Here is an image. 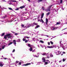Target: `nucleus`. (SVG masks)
Wrapping results in <instances>:
<instances>
[{"label":"nucleus","mask_w":67,"mask_h":67,"mask_svg":"<svg viewBox=\"0 0 67 67\" xmlns=\"http://www.w3.org/2000/svg\"><path fill=\"white\" fill-rule=\"evenodd\" d=\"M18 64L19 65H21V62H19Z\"/></svg>","instance_id":"nucleus-42"},{"label":"nucleus","mask_w":67,"mask_h":67,"mask_svg":"<svg viewBox=\"0 0 67 67\" xmlns=\"http://www.w3.org/2000/svg\"><path fill=\"white\" fill-rule=\"evenodd\" d=\"M50 57H53V55L52 54H50Z\"/></svg>","instance_id":"nucleus-28"},{"label":"nucleus","mask_w":67,"mask_h":67,"mask_svg":"<svg viewBox=\"0 0 67 67\" xmlns=\"http://www.w3.org/2000/svg\"><path fill=\"white\" fill-rule=\"evenodd\" d=\"M44 13H43L42 14L41 17V19L40 21V22H42V23H43L44 22V21H43V20L42 19V18H43V16H44Z\"/></svg>","instance_id":"nucleus-2"},{"label":"nucleus","mask_w":67,"mask_h":67,"mask_svg":"<svg viewBox=\"0 0 67 67\" xmlns=\"http://www.w3.org/2000/svg\"><path fill=\"white\" fill-rule=\"evenodd\" d=\"M10 55H12V54H10Z\"/></svg>","instance_id":"nucleus-62"},{"label":"nucleus","mask_w":67,"mask_h":67,"mask_svg":"<svg viewBox=\"0 0 67 67\" xmlns=\"http://www.w3.org/2000/svg\"><path fill=\"white\" fill-rule=\"evenodd\" d=\"M31 64L30 63H27V64H24L22 65V66H28V65H30Z\"/></svg>","instance_id":"nucleus-3"},{"label":"nucleus","mask_w":67,"mask_h":67,"mask_svg":"<svg viewBox=\"0 0 67 67\" xmlns=\"http://www.w3.org/2000/svg\"><path fill=\"white\" fill-rule=\"evenodd\" d=\"M32 52H35V51L34 50H32Z\"/></svg>","instance_id":"nucleus-49"},{"label":"nucleus","mask_w":67,"mask_h":67,"mask_svg":"<svg viewBox=\"0 0 67 67\" xmlns=\"http://www.w3.org/2000/svg\"><path fill=\"white\" fill-rule=\"evenodd\" d=\"M4 59L5 60L7 59V58H4Z\"/></svg>","instance_id":"nucleus-51"},{"label":"nucleus","mask_w":67,"mask_h":67,"mask_svg":"<svg viewBox=\"0 0 67 67\" xmlns=\"http://www.w3.org/2000/svg\"><path fill=\"white\" fill-rule=\"evenodd\" d=\"M60 24V23L57 22L56 24V25H59Z\"/></svg>","instance_id":"nucleus-22"},{"label":"nucleus","mask_w":67,"mask_h":67,"mask_svg":"<svg viewBox=\"0 0 67 67\" xmlns=\"http://www.w3.org/2000/svg\"><path fill=\"white\" fill-rule=\"evenodd\" d=\"M53 6V5H50L49 6V7H48V8H49L50 9H51V8H52V7Z\"/></svg>","instance_id":"nucleus-19"},{"label":"nucleus","mask_w":67,"mask_h":67,"mask_svg":"<svg viewBox=\"0 0 67 67\" xmlns=\"http://www.w3.org/2000/svg\"><path fill=\"white\" fill-rule=\"evenodd\" d=\"M28 46L29 47H31V45L30 44H28Z\"/></svg>","instance_id":"nucleus-17"},{"label":"nucleus","mask_w":67,"mask_h":67,"mask_svg":"<svg viewBox=\"0 0 67 67\" xmlns=\"http://www.w3.org/2000/svg\"><path fill=\"white\" fill-rule=\"evenodd\" d=\"M27 38H30V37H27Z\"/></svg>","instance_id":"nucleus-55"},{"label":"nucleus","mask_w":67,"mask_h":67,"mask_svg":"<svg viewBox=\"0 0 67 67\" xmlns=\"http://www.w3.org/2000/svg\"><path fill=\"white\" fill-rule=\"evenodd\" d=\"M55 47V46L54 45H53L52 46H48L47 47L48 48H54V47Z\"/></svg>","instance_id":"nucleus-4"},{"label":"nucleus","mask_w":67,"mask_h":67,"mask_svg":"<svg viewBox=\"0 0 67 67\" xmlns=\"http://www.w3.org/2000/svg\"><path fill=\"white\" fill-rule=\"evenodd\" d=\"M0 50L1 51V50H2V48H0Z\"/></svg>","instance_id":"nucleus-57"},{"label":"nucleus","mask_w":67,"mask_h":67,"mask_svg":"<svg viewBox=\"0 0 67 67\" xmlns=\"http://www.w3.org/2000/svg\"><path fill=\"white\" fill-rule=\"evenodd\" d=\"M35 57H38L37 56H36V55H35Z\"/></svg>","instance_id":"nucleus-52"},{"label":"nucleus","mask_w":67,"mask_h":67,"mask_svg":"<svg viewBox=\"0 0 67 67\" xmlns=\"http://www.w3.org/2000/svg\"><path fill=\"white\" fill-rule=\"evenodd\" d=\"M10 1H11V2H16V1H14L13 0H11Z\"/></svg>","instance_id":"nucleus-20"},{"label":"nucleus","mask_w":67,"mask_h":67,"mask_svg":"<svg viewBox=\"0 0 67 67\" xmlns=\"http://www.w3.org/2000/svg\"><path fill=\"white\" fill-rule=\"evenodd\" d=\"M47 58H49V57H48V56H47Z\"/></svg>","instance_id":"nucleus-50"},{"label":"nucleus","mask_w":67,"mask_h":67,"mask_svg":"<svg viewBox=\"0 0 67 67\" xmlns=\"http://www.w3.org/2000/svg\"><path fill=\"white\" fill-rule=\"evenodd\" d=\"M43 0H38V2H42V1H43Z\"/></svg>","instance_id":"nucleus-18"},{"label":"nucleus","mask_w":67,"mask_h":67,"mask_svg":"<svg viewBox=\"0 0 67 67\" xmlns=\"http://www.w3.org/2000/svg\"><path fill=\"white\" fill-rule=\"evenodd\" d=\"M63 54H66V52H63Z\"/></svg>","instance_id":"nucleus-46"},{"label":"nucleus","mask_w":67,"mask_h":67,"mask_svg":"<svg viewBox=\"0 0 67 67\" xmlns=\"http://www.w3.org/2000/svg\"><path fill=\"white\" fill-rule=\"evenodd\" d=\"M45 55H46V53H43L42 54V55H43V56H44Z\"/></svg>","instance_id":"nucleus-41"},{"label":"nucleus","mask_w":67,"mask_h":67,"mask_svg":"<svg viewBox=\"0 0 67 67\" xmlns=\"http://www.w3.org/2000/svg\"><path fill=\"white\" fill-rule=\"evenodd\" d=\"M63 53H62L61 54V56H63Z\"/></svg>","instance_id":"nucleus-54"},{"label":"nucleus","mask_w":67,"mask_h":67,"mask_svg":"<svg viewBox=\"0 0 67 67\" xmlns=\"http://www.w3.org/2000/svg\"><path fill=\"white\" fill-rule=\"evenodd\" d=\"M40 42H41V43H44V42H43V41L42 40H40Z\"/></svg>","instance_id":"nucleus-30"},{"label":"nucleus","mask_w":67,"mask_h":67,"mask_svg":"<svg viewBox=\"0 0 67 67\" xmlns=\"http://www.w3.org/2000/svg\"><path fill=\"white\" fill-rule=\"evenodd\" d=\"M48 62H45L44 65H47L48 64Z\"/></svg>","instance_id":"nucleus-24"},{"label":"nucleus","mask_w":67,"mask_h":67,"mask_svg":"<svg viewBox=\"0 0 67 67\" xmlns=\"http://www.w3.org/2000/svg\"><path fill=\"white\" fill-rule=\"evenodd\" d=\"M14 52H15V49H14L12 52V53H13Z\"/></svg>","instance_id":"nucleus-45"},{"label":"nucleus","mask_w":67,"mask_h":67,"mask_svg":"<svg viewBox=\"0 0 67 67\" xmlns=\"http://www.w3.org/2000/svg\"><path fill=\"white\" fill-rule=\"evenodd\" d=\"M60 46L62 48H64V44H63L62 43H60Z\"/></svg>","instance_id":"nucleus-7"},{"label":"nucleus","mask_w":67,"mask_h":67,"mask_svg":"<svg viewBox=\"0 0 67 67\" xmlns=\"http://www.w3.org/2000/svg\"><path fill=\"white\" fill-rule=\"evenodd\" d=\"M62 60H61L60 61H59V63H62Z\"/></svg>","instance_id":"nucleus-48"},{"label":"nucleus","mask_w":67,"mask_h":67,"mask_svg":"<svg viewBox=\"0 0 67 67\" xmlns=\"http://www.w3.org/2000/svg\"><path fill=\"white\" fill-rule=\"evenodd\" d=\"M46 36H47V37H49V36H48V35H47Z\"/></svg>","instance_id":"nucleus-60"},{"label":"nucleus","mask_w":67,"mask_h":67,"mask_svg":"<svg viewBox=\"0 0 67 67\" xmlns=\"http://www.w3.org/2000/svg\"><path fill=\"white\" fill-rule=\"evenodd\" d=\"M42 62L43 63H45L46 62V60H45V59L44 58H42Z\"/></svg>","instance_id":"nucleus-6"},{"label":"nucleus","mask_w":67,"mask_h":67,"mask_svg":"<svg viewBox=\"0 0 67 67\" xmlns=\"http://www.w3.org/2000/svg\"><path fill=\"white\" fill-rule=\"evenodd\" d=\"M9 4L11 5V3H10V4Z\"/></svg>","instance_id":"nucleus-64"},{"label":"nucleus","mask_w":67,"mask_h":67,"mask_svg":"<svg viewBox=\"0 0 67 67\" xmlns=\"http://www.w3.org/2000/svg\"><path fill=\"white\" fill-rule=\"evenodd\" d=\"M33 24V25H38L37 23H36L35 22H34Z\"/></svg>","instance_id":"nucleus-14"},{"label":"nucleus","mask_w":67,"mask_h":67,"mask_svg":"<svg viewBox=\"0 0 67 67\" xmlns=\"http://www.w3.org/2000/svg\"><path fill=\"white\" fill-rule=\"evenodd\" d=\"M58 54H56V55H60L61 54V53H62V52H60V51H57Z\"/></svg>","instance_id":"nucleus-5"},{"label":"nucleus","mask_w":67,"mask_h":67,"mask_svg":"<svg viewBox=\"0 0 67 67\" xmlns=\"http://www.w3.org/2000/svg\"><path fill=\"white\" fill-rule=\"evenodd\" d=\"M50 8H48V9H46V11L47 12V11H51V10H50Z\"/></svg>","instance_id":"nucleus-10"},{"label":"nucleus","mask_w":67,"mask_h":67,"mask_svg":"<svg viewBox=\"0 0 67 67\" xmlns=\"http://www.w3.org/2000/svg\"><path fill=\"white\" fill-rule=\"evenodd\" d=\"M12 32V33H15V32Z\"/></svg>","instance_id":"nucleus-59"},{"label":"nucleus","mask_w":67,"mask_h":67,"mask_svg":"<svg viewBox=\"0 0 67 67\" xmlns=\"http://www.w3.org/2000/svg\"><path fill=\"white\" fill-rule=\"evenodd\" d=\"M13 42L14 44V45H15V44H16V40H13Z\"/></svg>","instance_id":"nucleus-13"},{"label":"nucleus","mask_w":67,"mask_h":67,"mask_svg":"<svg viewBox=\"0 0 67 67\" xmlns=\"http://www.w3.org/2000/svg\"><path fill=\"white\" fill-rule=\"evenodd\" d=\"M49 14H50V13L49 12H48V13H47V14H46V15H48Z\"/></svg>","instance_id":"nucleus-26"},{"label":"nucleus","mask_w":67,"mask_h":67,"mask_svg":"<svg viewBox=\"0 0 67 67\" xmlns=\"http://www.w3.org/2000/svg\"><path fill=\"white\" fill-rule=\"evenodd\" d=\"M58 28V27H54L53 28V29H52V30H57Z\"/></svg>","instance_id":"nucleus-9"},{"label":"nucleus","mask_w":67,"mask_h":67,"mask_svg":"<svg viewBox=\"0 0 67 67\" xmlns=\"http://www.w3.org/2000/svg\"><path fill=\"white\" fill-rule=\"evenodd\" d=\"M40 19L38 20V21H40Z\"/></svg>","instance_id":"nucleus-58"},{"label":"nucleus","mask_w":67,"mask_h":67,"mask_svg":"<svg viewBox=\"0 0 67 67\" xmlns=\"http://www.w3.org/2000/svg\"><path fill=\"white\" fill-rule=\"evenodd\" d=\"M23 41H25V40H26V39L25 38V39L24 38H23Z\"/></svg>","instance_id":"nucleus-31"},{"label":"nucleus","mask_w":67,"mask_h":67,"mask_svg":"<svg viewBox=\"0 0 67 67\" xmlns=\"http://www.w3.org/2000/svg\"><path fill=\"white\" fill-rule=\"evenodd\" d=\"M47 62H49V60H46Z\"/></svg>","instance_id":"nucleus-53"},{"label":"nucleus","mask_w":67,"mask_h":67,"mask_svg":"<svg viewBox=\"0 0 67 67\" xmlns=\"http://www.w3.org/2000/svg\"><path fill=\"white\" fill-rule=\"evenodd\" d=\"M48 19H46V22L45 23H46V25H47V23H48Z\"/></svg>","instance_id":"nucleus-11"},{"label":"nucleus","mask_w":67,"mask_h":67,"mask_svg":"<svg viewBox=\"0 0 67 67\" xmlns=\"http://www.w3.org/2000/svg\"><path fill=\"white\" fill-rule=\"evenodd\" d=\"M5 34V33H3L1 35L2 36H3Z\"/></svg>","instance_id":"nucleus-25"},{"label":"nucleus","mask_w":67,"mask_h":67,"mask_svg":"<svg viewBox=\"0 0 67 67\" xmlns=\"http://www.w3.org/2000/svg\"><path fill=\"white\" fill-rule=\"evenodd\" d=\"M21 26L23 27H24V25L23 24H22L21 25Z\"/></svg>","instance_id":"nucleus-35"},{"label":"nucleus","mask_w":67,"mask_h":67,"mask_svg":"<svg viewBox=\"0 0 67 67\" xmlns=\"http://www.w3.org/2000/svg\"><path fill=\"white\" fill-rule=\"evenodd\" d=\"M19 63V61H16V64H18V63Z\"/></svg>","instance_id":"nucleus-38"},{"label":"nucleus","mask_w":67,"mask_h":67,"mask_svg":"<svg viewBox=\"0 0 67 67\" xmlns=\"http://www.w3.org/2000/svg\"><path fill=\"white\" fill-rule=\"evenodd\" d=\"M19 10V8H16V9H15V10H16V11H17Z\"/></svg>","instance_id":"nucleus-34"},{"label":"nucleus","mask_w":67,"mask_h":67,"mask_svg":"<svg viewBox=\"0 0 67 67\" xmlns=\"http://www.w3.org/2000/svg\"><path fill=\"white\" fill-rule=\"evenodd\" d=\"M30 51L31 52V51H32V48L31 47H30Z\"/></svg>","instance_id":"nucleus-23"},{"label":"nucleus","mask_w":67,"mask_h":67,"mask_svg":"<svg viewBox=\"0 0 67 67\" xmlns=\"http://www.w3.org/2000/svg\"><path fill=\"white\" fill-rule=\"evenodd\" d=\"M48 45H50V42H48Z\"/></svg>","instance_id":"nucleus-47"},{"label":"nucleus","mask_w":67,"mask_h":67,"mask_svg":"<svg viewBox=\"0 0 67 67\" xmlns=\"http://www.w3.org/2000/svg\"><path fill=\"white\" fill-rule=\"evenodd\" d=\"M4 47H5V45H4L2 47V49H4Z\"/></svg>","instance_id":"nucleus-27"},{"label":"nucleus","mask_w":67,"mask_h":67,"mask_svg":"<svg viewBox=\"0 0 67 67\" xmlns=\"http://www.w3.org/2000/svg\"><path fill=\"white\" fill-rule=\"evenodd\" d=\"M27 37H25V38H27Z\"/></svg>","instance_id":"nucleus-63"},{"label":"nucleus","mask_w":67,"mask_h":67,"mask_svg":"<svg viewBox=\"0 0 67 67\" xmlns=\"http://www.w3.org/2000/svg\"><path fill=\"white\" fill-rule=\"evenodd\" d=\"M37 25V26H36L35 27V29H37V28H38V27H40V25Z\"/></svg>","instance_id":"nucleus-12"},{"label":"nucleus","mask_w":67,"mask_h":67,"mask_svg":"<svg viewBox=\"0 0 67 67\" xmlns=\"http://www.w3.org/2000/svg\"><path fill=\"white\" fill-rule=\"evenodd\" d=\"M27 42H28V40H25V43H27Z\"/></svg>","instance_id":"nucleus-36"},{"label":"nucleus","mask_w":67,"mask_h":67,"mask_svg":"<svg viewBox=\"0 0 67 67\" xmlns=\"http://www.w3.org/2000/svg\"><path fill=\"white\" fill-rule=\"evenodd\" d=\"M25 7V5H24L20 7L19 8H20V9H23V8H24Z\"/></svg>","instance_id":"nucleus-8"},{"label":"nucleus","mask_w":67,"mask_h":67,"mask_svg":"<svg viewBox=\"0 0 67 67\" xmlns=\"http://www.w3.org/2000/svg\"><path fill=\"white\" fill-rule=\"evenodd\" d=\"M29 2H30V0H27Z\"/></svg>","instance_id":"nucleus-56"},{"label":"nucleus","mask_w":67,"mask_h":67,"mask_svg":"<svg viewBox=\"0 0 67 67\" xmlns=\"http://www.w3.org/2000/svg\"><path fill=\"white\" fill-rule=\"evenodd\" d=\"M62 41V40H61L60 41V44L61 43H62V41Z\"/></svg>","instance_id":"nucleus-40"},{"label":"nucleus","mask_w":67,"mask_h":67,"mask_svg":"<svg viewBox=\"0 0 67 67\" xmlns=\"http://www.w3.org/2000/svg\"><path fill=\"white\" fill-rule=\"evenodd\" d=\"M16 42H21V41H20V39H18L16 40Z\"/></svg>","instance_id":"nucleus-16"},{"label":"nucleus","mask_w":67,"mask_h":67,"mask_svg":"<svg viewBox=\"0 0 67 67\" xmlns=\"http://www.w3.org/2000/svg\"><path fill=\"white\" fill-rule=\"evenodd\" d=\"M8 9H9V10H12V8H8Z\"/></svg>","instance_id":"nucleus-33"},{"label":"nucleus","mask_w":67,"mask_h":67,"mask_svg":"<svg viewBox=\"0 0 67 67\" xmlns=\"http://www.w3.org/2000/svg\"><path fill=\"white\" fill-rule=\"evenodd\" d=\"M7 15H5V16H3L2 17V19H5V18H7Z\"/></svg>","instance_id":"nucleus-15"},{"label":"nucleus","mask_w":67,"mask_h":67,"mask_svg":"<svg viewBox=\"0 0 67 67\" xmlns=\"http://www.w3.org/2000/svg\"><path fill=\"white\" fill-rule=\"evenodd\" d=\"M62 60H63V62H65V60H66V59H63Z\"/></svg>","instance_id":"nucleus-39"},{"label":"nucleus","mask_w":67,"mask_h":67,"mask_svg":"<svg viewBox=\"0 0 67 67\" xmlns=\"http://www.w3.org/2000/svg\"><path fill=\"white\" fill-rule=\"evenodd\" d=\"M2 57H3V55L2 56Z\"/></svg>","instance_id":"nucleus-61"},{"label":"nucleus","mask_w":67,"mask_h":67,"mask_svg":"<svg viewBox=\"0 0 67 67\" xmlns=\"http://www.w3.org/2000/svg\"><path fill=\"white\" fill-rule=\"evenodd\" d=\"M60 0V3H63V0Z\"/></svg>","instance_id":"nucleus-29"},{"label":"nucleus","mask_w":67,"mask_h":67,"mask_svg":"<svg viewBox=\"0 0 67 67\" xmlns=\"http://www.w3.org/2000/svg\"><path fill=\"white\" fill-rule=\"evenodd\" d=\"M15 35L16 36L18 35V33H15Z\"/></svg>","instance_id":"nucleus-44"},{"label":"nucleus","mask_w":67,"mask_h":67,"mask_svg":"<svg viewBox=\"0 0 67 67\" xmlns=\"http://www.w3.org/2000/svg\"><path fill=\"white\" fill-rule=\"evenodd\" d=\"M7 36L8 38H11V37H12V36H11V34H8L5 35L4 36V38L5 39V40H8V39H7Z\"/></svg>","instance_id":"nucleus-1"},{"label":"nucleus","mask_w":67,"mask_h":67,"mask_svg":"<svg viewBox=\"0 0 67 67\" xmlns=\"http://www.w3.org/2000/svg\"><path fill=\"white\" fill-rule=\"evenodd\" d=\"M50 43H51V44H52V45H53V42H52V41H50Z\"/></svg>","instance_id":"nucleus-32"},{"label":"nucleus","mask_w":67,"mask_h":67,"mask_svg":"<svg viewBox=\"0 0 67 67\" xmlns=\"http://www.w3.org/2000/svg\"><path fill=\"white\" fill-rule=\"evenodd\" d=\"M42 9H43V10H44L45 9H44V7H42Z\"/></svg>","instance_id":"nucleus-43"},{"label":"nucleus","mask_w":67,"mask_h":67,"mask_svg":"<svg viewBox=\"0 0 67 67\" xmlns=\"http://www.w3.org/2000/svg\"><path fill=\"white\" fill-rule=\"evenodd\" d=\"M12 43H13V42H10L9 44V45H11V44H12Z\"/></svg>","instance_id":"nucleus-37"},{"label":"nucleus","mask_w":67,"mask_h":67,"mask_svg":"<svg viewBox=\"0 0 67 67\" xmlns=\"http://www.w3.org/2000/svg\"><path fill=\"white\" fill-rule=\"evenodd\" d=\"M3 66V64L1 63H0V66L1 67H2Z\"/></svg>","instance_id":"nucleus-21"}]
</instances>
